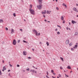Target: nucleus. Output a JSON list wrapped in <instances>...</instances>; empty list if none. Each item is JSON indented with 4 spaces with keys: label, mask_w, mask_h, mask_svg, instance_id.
Returning <instances> with one entry per match:
<instances>
[{
    "label": "nucleus",
    "mask_w": 78,
    "mask_h": 78,
    "mask_svg": "<svg viewBox=\"0 0 78 78\" xmlns=\"http://www.w3.org/2000/svg\"><path fill=\"white\" fill-rule=\"evenodd\" d=\"M46 12L47 14H50V13L49 12V11H48V10Z\"/></svg>",
    "instance_id": "5701e85b"
},
{
    "label": "nucleus",
    "mask_w": 78,
    "mask_h": 78,
    "mask_svg": "<svg viewBox=\"0 0 78 78\" xmlns=\"http://www.w3.org/2000/svg\"><path fill=\"white\" fill-rule=\"evenodd\" d=\"M51 73H53V72H54V71H53V70L52 69L51 71Z\"/></svg>",
    "instance_id": "c756f323"
},
{
    "label": "nucleus",
    "mask_w": 78,
    "mask_h": 78,
    "mask_svg": "<svg viewBox=\"0 0 78 78\" xmlns=\"http://www.w3.org/2000/svg\"><path fill=\"white\" fill-rule=\"evenodd\" d=\"M46 10H44V12L45 13H46Z\"/></svg>",
    "instance_id": "a18cd8bd"
},
{
    "label": "nucleus",
    "mask_w": 78,
    "mask_h": 78,
    "mask_svg": "<svg viewBox=\"0 0 78 78\" xmlns=\"http://www.w3.org/2000/svg\"><path fill=\"white\" fill-rule=\"evenodd\" d=\"M9 66H10V67H12V65H11V64H9Z\"/></svg>",
    "instance_id": "79ce46f5"
},
{
    "label": "nucleus",
    "mask_w": 78,
    "mask_h": 78,
    "mask_svg": "<svg viewBox=\"0 0 78 78\" xmlns=\"http://www.w3.org/2000/svg\"><path fill=\"white\" fill-rule=\"evenodd\" d=\"M13 45H16V40H13Z\"/></svg>",
    "instance_id": "20e7f679"
},
{
    "label": "nucleus",
    "mask_w": 78,
    "mask_h": 78,
    "mask_svg": "<svg viewBox=\"0 0 78 78\" xmlns=\"http://www.w3.org/2000/svg\"><path fill=\"white\" fill-rule=\"evenodd\" d=\"M56 10H59V8H58V7H56Z\"/></svg>",
    "instance_id": "473e14b6"
},
{
    "label": "nucleus",
    "mask_w": 78,
    "mask_h": 78,
    "mask_svg": "<svg viewBox=\"0 0 78 78\" xmlns=\"http://www.w3.org/2000/svg\"><path fill=\"white\" fill-rule=\"evenodd\" d=\"M26 70L27 71H29V70H30V69L29 68H27L26 69Z\"/></svg>",
    "instance_id": "cd10ccee"
},
{
    "label": "nucleus",
    "mask_w": 78,
    "mask_h": 78,
    "mask_svg": "<svg viewBox=\"0 0 78 78\" xmlns=\"http://www.w3.org/2000/svg\"><path fill=\"white\" fill-rule=\"evenodd\" d=\"M58 76H59V77H61V74H59L58 75Z\"/></svg>",
    "instance_id": "c9c22d12"
},
{
    "label": "nucleus",
    "mask_w": 78,
    "mask_h": 78,
    "mask_svg": "<svg viewBox=\"0 0 78 78\" xmlns=\"http://www.w3.org/2000/svg\"><path fill=\"white\" fill-rule=\"evenodd\" d=\"M48 22L49 23H50V21H48Z\"/></svg>",
    "instance_id": "bf43d9fd"
},
{
    "label": "nucleus",
    "mask_w": 78,
    "mask_h": 78,
    "mask_svg": "<svg viewBox=\"0 0 78 78\" xmlns=\"http://www.w3.org/2000/svg\"><path fill=\"white\" fill-rule=\"evenodd\" d=\"M55 0L56 1V2H57L58 1V0Z\"/></svg>",
    "instance_id": "13d9d810"
},
{
    "label": "nucleus",
    "mask_w": 78,
    "mask_h": 78,
    "mask_svg": "<svg viewBox=\"0 0 78 78\" xmlns=\"http://www.w3.org/2000/svg\"><path fill=\"white\" fill-rule=\"evenodd\" d=\"M10 70H9L8 71V72H10Z\"/></svg>",
    "instance_id": "603ef678"
},
{
    "label": "nucleus",
    "mask_w": 78,
    "mask_h": 78,
    "mask_svg": "<svg viewBox=\"0 0 78 78\" xmlns=\"http://www.w3.org/2000/svg\"><path fill=\"white\" fill-rule=\"evenodd\" d=\"M2 62H3V63H4V61L3 60L2 61Z\"/></svg>",
    "instance_id": "6e6d98bb"
},
{
    "label": "nucleus",
    "mask_w": 78,
    "mask_h": 78,
    "mask_svg": "<svg viewBox=\"0 0 78 78\" xmlns=\"http://www.w3.org/2000/svg\"><path fill=\"white\" fill-rule=\"evenodd\" d=\"M46 44H47V46H48V45H49V43L48 42H46Z\"/></svg>",
    "instance_id": "aec40b11"
},
{
    "label": "nucleus",
    "mask_w": 78,
    "mask_h": 78,
    "mask_svg": "<svg viewBox=\"0 0 78 78\" xmlns=\"http://www.w3.org/2000/svg\"><path fill=\"white\" fill-rule=\"evenodd\" d=\"M3 69L2 70V71L3 72H4V70H6V68H5V66H4L3 67Z\"/></svg>",
    "instance_id": "1a4fd4ad"
},
{
    "label": "nucleus",
    "mask_w": 78,
    "mask_h": 78,
    "mask_svg": "<svg viewBox=\"0 0 78 78\" xmlns=\"http://www.w3.org/2000/svg\"><path fill=\"white\" fill-rule=\"evenodd\" d=\"M3 20H0V23H3Z\"/></svg>",
    "instance_id": "4468645a"
},
{
    "label": "nucleus",
    "mask_w": 78,
    "mask_h": 78,
    "mask_svg": "<svg viewBox=\"0 0 78 78\" xmlns=\"http://www.w3.org/2000/svg\"><path fill=\"white\" fill-rule=\"evenodd\" d=\"M66 29H67V30H68V28L67 27V28H66Z\"/></svg>",
    "instance_id": "680f3d73"
},
{
    "label": "nucleus",
    "mask_w": 78,
    "mask_h": 78,
    "mask_svg": "<svg viewBox=\"0 0 78 78\" xmlns=\"http://www.w3.org/2000/svg\"><path fill=\"white\" fill-rule=\"evenodd\" d=\"M69 46H71L72 45V43H70L69 44Z\"/></svg>",
    "instance_id": "4be33fe9"
},
{
    "label": "nucleus",
    "mask_w": 78,
    "mask_h": 78,
    "mask_svg": "<svg viewBox=\"0 0 78 78\" xmlns=\"http://www.w3.org/2000/svg\"><path fill=\"white\" fill-rule=\"evenodd\" d=\"M47 75H48V72H47Z\"/></svg>",
    "instance_id": "09e8293b"
},
{
    "label": "nucleus",
    "mask_w": 78,
    "mask_h": 78,
    "mask_svg": "<svg viewBox=\"0 0 78 78\" xmlns=\"http://www.w3.org/2000/svg\"><path fill=\"white\" fill-rule=\"evenodd\" d=\"M57 34L58 35L60 34V32H59L58 31L57 32Z\"/></svg>",
    "instance_id": "b1692460"
},
{
    "label": "nucleus",
    "mask_w": 78,
    "mask_h": 78,
    "mask_svg": "<svg viewBox=\"0 0 78 78\" xmlns=\"http://www.w3.org/2000/svg\"><path fill=\"white\" fill-rule=\"evenodd\" d=\"M69 23V25H70V23Z\"/></svg>",
    "instance_id": "052dcab7"
},
{
    "label": "nucleus",
    "mask_w": 78,
    "mask_h": 78,
    "mask_svg": "<svg viewBox=\"0 0 78 78\" xmlns=\"http://www.w3.org/2000/svg\"><path fill=\"white\" fill-rule=\"evenodd\" d=\"M73 10L74 11H76V12H78V10L76 9V8H73Z\"/></svg>",
    "instance_id": "7ed1b4c3"
},
{
    "label": "nucleus",
    "mask_w": 78,
    "mask_h": 78,
    "mask_svg": "<svg viewBox=\"0 0 78 78\" xmlns=\"http://www.w3.org/2000/svg\"><path fill=\"white\" fill-rule=\"evenodd\" d=\"M63 23H65V21L64 20L62 22Z\"/></svg>",
    "instance_id": "58836bf2"
},
{
    "label": "nucleus",
    "mask_w": 78,
    "mask_h": 78,
    "mask_svg": "<svg viewBox=\"0 0 78 78\" xmlns=\"http://www.w3.org/2000/svg\"><path fill=\"white\" fill-rule=\"evenodd\" d=\"M78 5L77 4H76V6H78Z\"/></svg>",
    "instance_id": "69168bd1"
},
{
    "label": "nucleus",
    "mask_w": 78,
    "mask_h": 78,
    "mask_svg": "<svg viewBox=\"0 0 78 78\" xmlns=\"http://www.w3.org/2000/svg\"><path fill=\"white\" fill-rule=\"evenodd\" d=\"M5 29L6 30V31H8V28L7 27L5 28Z\"/></svg>",
    "instance_id": "7c9ffc66"
},
{
    "label": "nucleus",
    "mask_w": 78,
    "mask_h": 78,
    "mask_svg": "<svg viewBox=\"0 0 78 78\" xmlns=\"http://www.w3.org/2000/svg\"><path fill=\"white\" fill-rule=\"evenodd\" d=\"M62 5L63 6H65L66 8H67V5H66L65 4L63 3L62 4Z\"/></svg>",
    "instance_id": "dca6fc26"
},
{
    "label": "nucleus",
    "mask_w": 78,
    "mask_h": 78,
    "mask_svg": "<svg viewBox=\"0 0 78 78\" xmlns=\"http://www.w3.org/2000/svg\"><path fill=\"white\" fill-rule=\"evenodd\" d=\"M78 47V45H75V46L73 47V48H76L77 47Z\"/></svg>",
    "instance_id": "ddd939ff"
},
{
    "label": "nucleus",
    "mask_w": 78,
    "mask_h": 78,
    "mask_svg": "<svg viewBox=\"0 0 78 78\" xmlns=\"http://www.w3.org/2000/svg\"><path fill=\"white\" fill-rule=\"evenodd\" d=\"M32 50L33 51H34V49L33 48L32 49Z\"/></svg>",
    "instance_id": "8fccbe9b"
},
{
    "label": "nucleus",
    "mask_w": 78,
    "mask_h": 78,
    "mask_svg": "<svg viewBox=\"0 0 78 78\" xmlns=\"http://www.w3.org/2000/svg\"><path fill=\"white\" fill-rule=\"evenodd\" d=\"M9 75H10V74H9Z\"/></svg>",
    "instance_id": "774afa93"
},
{
    "label": "nucleus",
    "mask_w": 78,
    "mask_h": 78,
    "mask_svg": "<svg viewBox=\"0 0 78 78\" xmlns=\"http://www.w3.org/2000/svg\"><path fill=\"white\" fill-rule=\"evenodd\" d=\"M29 8V9H32V5H30Z\"/></svg>",
    "instance_id": "9d476101"
},
{
    "label": "nucleus",
    "mask_w": 78,
    "mask_h": 78,
    "mask_svg": "<svg viewBox=\"0 0 78 78\" xmlns=\"http://www.w3.org/2000/svg\"><path fill=\"white\" fill-rule=\"evenodd\" d=\"M37 8H38L39 9V6H37Z\"/></svg>",
    "instance_id": "4c0bfd02"
},
{
    "label": "nucleus",
    "mask_w": 78,
    "mask_h": 78,
    "mask_svg": "<svg viewBox=\"0 0 78 78\" xmlns=\"http://www.w3.org/2000/svg\"><path fill=\"white\" fill-rule=\"evenodd\" d=\"M53 75H56V74L55 73H53Z\"/></svg>",
    "instance_id": "ea45409f"
},
{
    "label": "nucleus",
    "mask_w": 78,
    "mask_h": 78,
    "mask_svg": "<svg viewBox=\"0 0 78 78\" xmlns=\"http://www.w3.org/2000/svg\"><path fill=\"white\" fill-rule=\"evenodd\" d=\"M24 20V21H26L25 20Z\"/></svg>",
    "instance_id": "e2e57ef3"
},
{
    "label": "nucleus",
    "mask_w": 78,
    "mask_h": 78,
    "mask_svg": "<svg viewBox=\"0 0 78 78\" xmlns=\"http://www.w3.org/2000/svg\"><path fill=\"white\" fill-rule=\"evenodd\" d=\"M55 31H58V29L57 28L55 29Z\"/></svg>",
    "instance_id": "37998d69"
},
{
    "label": "nucleus",
    "mask_w": 78,
    "mask_h": 78,
    "mask_svg": "<svg viewBox=\"0 0 78 78\" xmlns=\"http://www.w3.org/2000/svg\"><path fill=\"white\" fill-rule=\"evenodd\" d=\"M78 33L77 32H76L75 33L74 35L75 36H77V35H78Z\"/></svg>",
    "instance_id": "f3484780"
},
{
    "label": "nucleus",
    "mask_w": 78,
    "mask_h": 78,
    "mask_svg": "<svg viewBox=\"0 0 78 78\" xmlns=\"http://www.w3.org/2000/svg\"><path fill=\"white\" fill-rule=\"evenodd\" d=\"M20 31H23V30H22V29H20Z\"/></svg>",
    "instance_id": "c03bdc74"
},
{
    "label": "nucleus",
    "mask_w": 78,
    "mask_h": 78,
    "mask_svg": "<svg viewBox=\"0 0 78 78\" xmlns=\"http://www.w3.org/2000/svg\"><path fill=\"white\" fill-rule=\"evenodd\" d=\"M2 71H0V75H2Z\"/></svg>",
    "instance_id": "f704fd0d"
},
{
    "label": "nucleus",
    "mask_w": 78,
    "mask_h": 78,
    "mask_svg": "<svg viewBox=\"0 0 78 78\" xmlns=\"http://www.w3.org/2000/svg\"><path fill=\"white\" fill-rule=\"evenodd\" d=\"M27 53L26 51H23V55H25V56H26V55H27Z\"/></svg>",
    "instance_id": "39448f33"
},
{
    "label": "nucleus",
    "mask_w": 78,
    "mask_h": 78,
    "mask_svg": "<svg viewBox=\"0 0 78 78\" xmlns=\"http://www.w3.org/2000/svg\"><path fill=\"white\" fill-rule=\"evenodd\" d=\"M13 16H14V17H16V13H13Z\"/></svg>",
    "instance_id": "c85d7f7f"
},
{
    "label": "nucleus",
    "mask_w": 78,
    "mask_h": 78,
    "mask_svg": "<svg viewBox=\"0 0 78 78\" xmlns=\"http://www.w3.org/2000/svg\"><path fill=\"white\" fill-rule=\"evenodd\" d=\"M61 59V60H62V61H64V59H63V58H62V57H60V58Z\"/></svg>",
    "instance_id": "412c9836"
},
{
    "label": "nucleus",
    "mask_w": 78,
    "mask_h": 78,
    "mask_svg": "<svg viewBox=\"0 0 78 78\" xmlns=\"http://www.w3.org/2000/svg\"><path fill=\"white\" fill-rule=\"evenodd\" d=\"M42 0H39V3L40 4H42Z\"/></svg>",
    "instance_id": "a211bd4d"
},
{
    "label": "nucleus",
    "mask_w": 78,
    "mask_h": 78,
    "mask_svg": "<svg viewBox=\"0 0 78 78\" xmlns=\"http://www.w3.org/2000/svg\"><path fill=\"white\" fill-rule=\"evenodd\" d=\"M14 29H12L11 33L12 34V33H13V32H14Z\"/></svg>",
    "instance_id": "9b49d317"
},
{
    "label": "nucleus",
    "mask_w": 78,
    "mask_h": 78,
    "mask_svg": "<svg viewBox=\"0 0 78 78\" xmlns=\"http://www.w3.org/2000/svg\"><path fill=\"white\" fill-rule=\"evenodd\" d=\"M64 72H66V71L64 70Z\"/></svg>",
    "instance_id": "0e129e2a"
},
{
    "label": "nucleus",
    "mask_w": 78,
    "mask_h": 78,
    "mask_svg": "<svg viewBox=\"0 0 78 78\" xmlns=\"http://www.w3.org/2000/svg\"><path fill=\"white\" fill-rule=\"evenodd\" d=\"M42 4H41L39 5V9H42Z\"/></svg>",
    "instance_id": "423d86ee"
},
{
    "label": "nucleus",
    "mask_w": 78,
    "mask_h": 78,
    "mask_svg": "<svg viewBox=\"0 0 78 78\" xmlns=\"http://www.w3.org/2000/svg\"><path fill=\"white\" fill-rule=\"evenodd\" d=\"M19 42H20V40H18V43H19Z\"/></svg>",
    "instance_id": "49530a36"
},
{
    "label": "nucleus",
    "mask_w": 78,
    "mask_h": 78,
    "mask_svg": "<svg viewBox=\"0 0 78 78\" xmlns=\"http://www.w3.org/2000/svg\"><path fill=\"white\" fill-rule=\"evenodd\" d=\"M71 50L72 51L74 50V49L73 48H71Z\"/></svg>",
    "instance_id": "e433bc0d"
},
{
    "label": "nucleus",
    "mask_w": 78,
    "mask_h": 78,
    "mask_svg": "<svg viewBox=\"0 0 78 78\" xmlns=\"http://www.w3.org/2000/svg\"><path fill=\"white\" fill-rule=\"evenodd\" d=\"M23 42H24V43L25 42V43H27V42L25 41V40H23Z\"/></svg>",
    "instance_id": "2f4dec72"
},
{
    "label": "nucleus",
    "mask_w": 78,
    "mask_h": 78,
    "mask_svg": "<svg viewBox=\"0 0 78 78\" xmlns=\"http://www.w3.org/2000/svg\"><path fill=\"white\" fill-rule=\"evenodd\" d=\"M61 19L62 20H64V17L62 16L61 18Z\"/></svg>",
    "instance_id": "6ab92c4d"
},
{
    "label": "nucleus",
    "mask_w": 78,
    "mask_h": 78,
    "mask_svg": "<svg viewBox=\"0 0 78 78\" xmlns=\"http://www.w3.org/2000/svg\"><path fill=\"white\" fill-rule=\"evenodd\" d=\"M76 17H78V15H77V16H76Z\"/></svg>",
    "instance_id": "4d7b16f0"
},
{
    "label": "nucleus",
    "mask_w": 78,
    "mask_h": 78,
    "mask_svg": "<svg viewBox=\"0 0 78 78\" xmlns=\"http://www.w3.org/2000/svg\"><path fill=\"white\" fill-rule=\"evenodd\" d=\"M67 69H71V67H70V66H69L67 67Z\"/></svg>",
    "instance_id": "f8f14e48"
},
{
    "label": "nucleus",
    "mask_w": 78,
    "mask_h": 78,
    "mask_svg": "<svg viewBox=\"0 0 78 78\" xmlns=\"http://www.w3.org/2000/svg\"><path fill=\"white\" fill-rule=\"evenodd\" d=\"M27 58H28V59H31V58L30 57H28Z\"/></svg>",
    "instance_id": "72a5a7b5"
},
{
    "label": "nucleus",
    "mask_w": 78,
    "mask_h": 78,
    "mask_svg": "<svg viewBox=\"0 0 78 78\" xmlns=\"http://www.w3.org/2000/svg\"><path fill=\"white\" fill-rule=\"evenodd\" d=\"M44 21L45 22H47V20H44Z\"/></svg>",
    "instance_id": "3c124183"
},
{
    "label": "nucleus",
    "mask_w": 78,
    "mask_h": 78,
    "mask_svg": "<svg viewBox=\"0 0 78 78\" xmlns=\"http://www.w3.org/2000/svg\"><path fill=\"white\" fill-rule=\"evenodd\" d=\"M42 14H45V12H42Z\"/></svg>",
    "instance_id": "bb28decb"
},
{
    "label": "nucleus",
    "mask_w": 78,
    "mask_h": 78,
    "mask_svg": "<svg viewBox=\"0 0 78 78\" xmlns=\"http://www.w3.org/2000/svg\"><path fill=\"white\" fill-rule=\"evenodd\" d=\"M17 67H20V66H19V65H17Z\"/></svg>",
    "instance_id": "a19ab883"
},
{
    "label": "nucleus",
    "mask_w": 78,
    "mask_h": 78,
    "mask_svg": "<svg viewBox=\"0 0 78 78\" xmlns=\"http://www.w3.org/2000/svg\"><path fill=\"white\" fill-rule=\"evenodd\" d=\"M43 17H45V16L44 15H43Z\"/></svg>",
    "instance_id": "5fc2aeb1"
},
{
    "label": "nucleus",
    "mask_w": 78,
    "mask_h": 78,
    "mask_svg": "<svg viewBox=\"0 0 78 78\" xmlns=\"http://www.w3.org/2000/svg\"><path fill=\"white\" fill-rule=\"evenodd\" d=\"M65 75H66V76H67V77H68L69 76H67L66 74H65Z\"/></svg>",
    "instance_id": "de8ad7c7"
},
{
    "label": "nucleus",
    "mask_w": 78,
    "mask_h": 78,
    "mask_svg": "<svg viewBox=\"0 0 78 78\" xmlns=\"http://www.w3.org/2000/svg\"><path fill=\"white\" fill-rule=\"evenodd\" d=\"M66 44H69V40H66Z\"/></svg>",
    "instance_id": "0eeeda50"
},
{
    "label": "nucleus",
    "mask_w": 78,
    "mask_h": 78,
    "mask_svg": "<svg viewBox=\"0 0 78 78\" xmlns=\"http://www.w3.org/2000/svg\"><path fill=\"white\" fill-rule=\"evenodd\" d=\"M46 77H47V78H48V76H46Z\"/></svg>",
    "instance_id": "338daca9"
},
{
    "label": "nucleus",
    "mask_w": 78,
    "mask_h": 78,
    "mask_svg": "<svg viewBox=\"0 0 78 78\" xmlns=\"http://www.w3.org/2000/svg\"><path fill=\"white\" fill-rule=\"evenodd\" d=\"M72 71H71L70 72V73H72Z\"/></svg>",
    "instance_id": "864d4df0"
},
{
    "label": "nucleus",
    "mask_w": 78,
    "mask_h": 78,
    "mask_svg": "<svg viewBox=\"0 0 78 78\" xmlns=\"http://www.w3.org/2000/svg\"><path fill=\"white\" fill-rule=\"evenodd\" d=\"M60 69H61V70H62V69H63V68H62V66L60 67Z\"/></svg>",
    "instance_id": "a878e982"
},
{
    "label": "nucleus",
    "mask_w": 78,
    "mask_h": 78,
    "mask_svg": "<svg viewBox=\"0 0 78 78\" xmlns=\"http://www.w3.org/2000/svg\"><path fill=\"white\" fill-rule=\"evenodd\" d=\"M57 27H60V29L61 28V26H59V25H57Z\"/></svg>",
    "instance_id": "393cba45"
},
{
    "label": "nucleus",
    "mask_w": 78,
    "mask_h": 78,
    "mask_svg": "<svg viewBox=\"0 0 78 78\" xmlns=\"http://www.w3.org/2000/svg\"><path fill=\"white\" fill-rule=\"evenodd\" d=\"M33 32H34V33H36L37 36H39V34L37 35V31L36 30H33Z\"/></svg>",
    "instance_id": "f03ea898"
},
{
    "label": "nucleus",
    "mask_w": 78,
    "mask_h": 78,
    "mask_svg": "<svg viewBox=\"0 0 78 78\" xmlns=\"http://www.w3.org/2000/svg\"><path fill=\"white\" fill-rule=\"evenodd\" d=\"M29 10L30 11V13H31L32 14H33V15H34L35 14V13H34V10L33 9H29Z\"/></svg>",
    "instance_id": "f257e3e1"
},
{
    "label": "nucleus",
    "mask_w": 78,
    "mask_h": 78,
    "mask_svg": "<svg viewBox=\"0 0 78 78\" xmlns=\"http://www.w3.org/2000/svg\"><path fill=\"white\" fill-rule=\"evenodd\" d=\"M30 72H33V73H34V72L35 73H36V71H35L34 70H30Z\"/></svg>",
    "instance_id": "6e6552de"
},
{
    "label": "nucleus",
    "mask_w": 78,
    "mask_h": 78,
    "mask_svg": "<svg viewBox=\"0 0 78 78\" xmlns=\"http://www.w3.org/2000/svg\"><path fill=\"white\" fill-rule=\"evenodd\" d=\"M72 23H73V24H74V23H76V22H75V21L73 20H72Z\"/></svg>",
    "instance_id": "2eb2a0df"
}]
</instances>
